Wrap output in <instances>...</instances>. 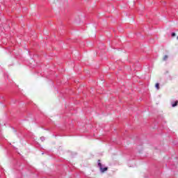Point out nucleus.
<instances>
[{
    "mask_svg": "<svg viewBox=\"0 0 178 178\" xmlns=\"http://www.w3.org/2000/svg\"><path fill=\"white\" fill-rule=\"evenodd\" d=\"M97 165H98V168H99V170L101 173H104V172H106V170H108V167H104L102 163H101V160H98Z\"/></svg>",
    "mask_w": 178,
    "mask_h": 178,
    "instance_id": "1",
    "label": "nucleus"
},
{
    "mask_svg": "<svg viewBox=\"0 0 178 178\" xmlns=\"http://www.w3.org/2000/svg\"><path fill=\"white\" fill-rule=\"evenodd\" d=\"M177 104H178L177 100L171 102V105H172V108L177 106Z\"/></svg>",
    "mask_w": 178,
    "mask_h": 178,
    "instance_id": "2",
    "label": "nucleus"
},
{
    "mask_svg": "<svg viewBox=\"0 0 178 178\" xmlns=\"http://www.w3.org/2000/svg\"><path fill=\"white\" fill-rule=\"evenodd\" d=\"M155 87H156V90H159V83H156Z\"/></svg>",
    "mask_w": 178,
    "mask_h": 178,
    "instance_id": "3",
    "label": "nucleus"
},
{
    "mask_svg": "<svg viewBox=\"0 0 178 178\" xmlns=\"http://www.w3.org/2000/svg\"><path fill=\"white\" fill-rule=\"evenodd\" d=\"M40 140H41V141H45V137L41 136Z\"/></svg>",
    "mask_w": 178,
    "mask_h": 178,
    "instance_id": "4",
    "label": "nucleus"
},
{
    "mask_svg": "<svg viewBox=\"0 0 178 178\" xmlns=\"http://www.w3.org/2000/svg\"><path fill=\"white\" fill-rule=\"evenodd\" d=\"M163 60H168V56L167 55L164 56Z\"/></svg>",
    "mask_w": 178,
    "mask_h": 178,
    "instance_id": "5",
    "label": "nucleus"
},
{
    "mask_svg": "<svg viewBox=\"0 0 178 178\" xmlns=\"http://www.w3.org/2000/svg\"><path fill=\"white\" fill-rule=\"evenodd\" d=\"M172 37H176V33L175 32H172L171 33Z\"/></svg>",
    "mask_w": 178,
    "mask_h": 178,
    "instance_id": "6",
    "label": "nucleus"
},
{
    "mask_svg": "<svg viewBox=\"0 0 178 178\" xmlns=\"http://www.w3.org/2000/svg\"><path fill=\"white\" fill-rule=\"evenodd\" d=\"M177 40H178V36L177 37Z\"/></svg>",
    "mask_w": 178,
    "mask_h": 178,
    "instance_id": "7",
    "label": "nucleus"
}]
</instances>
